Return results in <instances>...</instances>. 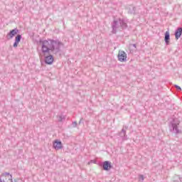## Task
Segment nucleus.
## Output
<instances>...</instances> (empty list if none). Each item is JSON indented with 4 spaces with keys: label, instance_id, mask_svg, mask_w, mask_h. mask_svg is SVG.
<instances>
[{
    "label": "nucleus",
    "instance_id": "nucleus-15",
    "mask_svg": "<svg viewBox=\"0 0 182 182\" xmlns=\"http://www.w3.org/2000/svg\"><path fill=\"white\" fill-rule=\"evenodd\" d=\"M57 119H58V122H63V120H65V117L63 115H58Z\"/></svg>",
    "mask_w": 182,
    "mask_h": 182
},
{
    "label": "nucleus",
    "instance_id": "nucleus-6",
    "mask_svg": "<svg viewBox=\"0 0 182 182\" xmlns=\"http://www.w3.org/2000/svg\"><path fill=\"white\" fill-rule=\"evenodd\" d=\"M126 130H127V127H124V128H123L119 134V136L121 140H122V141L127 140V135L126 134Z\"/></svg>",
    "mask_w": 182,
    "mask_h": 182
},
{
    "label": "nucleus",
    "instance_id": "nucleus-12",
    "mask_svg": "<svg viewBox=\"0 0 182 182\" xmlns=\"http://www.w3.org/2000/svg\"><path fill=\"white\" fill-rule=\"evenodd\" d=\"M21 39H22V36L21 34H18L15 38L14 48H18V45L19 44V42H21Z\"/></svg>",
    "mask_w": 182,
    "mask_h": 182
},
{
    "label": "nucleus",
    "instance_id": "nucleus-10",
    "mask_svg": "<svg viewBox=\"0 0 182 182\" xmlns=\"http://www.w3.org/2000/svg\"><path fill=\"white\" fill-rule=\"evenodd\" d=\"M54 60H55V59L53 58V55H49L48 56H46V58H45V63L46 65H52V63H53Z\"/></svg>",
    "mask_w": 182,
    "mask_h": 182
},
{
    "label": "nucleus",
    "instance_id": "nucleus-13",
    "mask_svg": "<svg viewBox=\"0 0 182 182\" xmlns=\"http://www.w3.org/2000/svg\"><path fill=\"white\" fill-rule=\"evenodd\" d=\"M164 41L166 45H170V31H167L165 33Z\"/></svg>",
    "mask_w": 182,
    "mask_h": 182
},
{
    "label": "nucleus",
    "instance_id": "nucleus-14",
    "mask_svg": "<svg viewBox=\"0 0 182 182\" xmlns=\"http://www.w3.org/2000/svg\"><path fill=\"white\" fill-rule=\"evenodd\" d=\"M136 12V7L131 6L128 11V14H134Z\"/></svg>",
    "mask_w": 182,
    "mask_h": 182
},
{
    "label": "nucleus",
    "instance_id": "nucleus-21",
    "mask_svg": "<svg viewBox=\"0 0 182 182\" xmlns=\"http://www.w3.org/2000/svg\"><path fill=\"white\" fill-rule=\"evenodd\" d=\"M181 182H182V178H179Z\"/></svg>",
    "mask_w": 182,
    "mask_h": 182
},
{
    "label": "nucleus",
    "instance_id": "nucleus-18",
    "mask_svg": "<svg viewBox=\"0 0 182 182\" xmlns=\"http://www.w3.org/2000/svg\"><path fill=\"white\" fill-rule=\"evenodd\" d=\"M176 89H177V90H181V87L178 85H175Z\"/></svg>",
    "mask_w": 182,
    "mask_h": 182
},
{
    "label": "nucleus",
    "instance_id": "nucleus-16",
    "mask_svg": "<svg viewBox=\"0 0 182 182\" xmlns=\"http://www.w3.org/2000/svg\"><path fill=\"white\" fill-rule=\"evenodd\" d=\"M139 181H141V182L144 181V176L139 175Z\"/></svg>",
    "mask_w": 182,
    "mask_h": 182
},
{
    "label": "nucleus",
    "instance_id": "nucleus-17",
    "mask_svg": "<svg viewBox=\"0 0 182 182\" xmlns=\"http://www.w3.org/2000/svg\"><path fill=\"white\" fill-rule=\"evenodd\" d=\"M77 127V122L76 121L73 122V127Z\"/></svg>",
    "mask_w": 182,
    "mask_h": 182
},
{
    "label": "nucleus",
    "instance_id": "nucleus-3",
    "mask_svg": "<svg viewBox=\"0 0 182 182\" xmlns=\"http://www.w3.org/2000/svg\"><path fill=\"white\" fill-rule=\"evenodd\" d=\"M179 124V123H176L174 121L171 122L169 124V132L173 134H176V136H177V134H181V130L178 129Z\"/></svg>",
    "mask_w": 182,
    "mask_h": 182
},
{
    "label": "nucleus",
    "instance_id": "nucleus-2",
    "mask_svg": "<svg viewBox=\"0 0 182 182\" xmlns=\"http://www.w3.org/2000/svg\"><path fill=\"white\" fill-rule=\"evenodd\" d=\"M112 33H117V31L126 29L127 23L124 19L119 18V20H114L112 23Z\"/></svg>",
    "mask_w": 182,
    "mask_h": 182
},
{
    "label": "nucleus",
    "instance_id": "nucleus-4",
    "mask_svg": "<svg viewBox=\"0 0 182 182\" xmlns=\"http://www.w3.org/2000/svg\"><path fill=\"white\" fill-rule=\"evenodd\" d=\"M127 59V54L124 50H119L118 53V60L119 62H126Z\"/></svg>",
    "mask_w": 182,
    "mask_h": 182
},
{
    "label": "nucleus",
    "instance_id": "nucleus-19",
    "mask_svg": "<svg viewBox=\"0 0 182 182\" xmlns=\"http://www.w3.org/2000/svg\"><path fill=\"white\" fill-rule=\"evenodd\" d=\"M82 122H83V118H81L78 122V124H82Z\"/></svg>",
    "mask_w": 182,
    "mask_h": 182
},
{
    "label": "nucleus",
    "instance_id": "nucleus-8",
    "mask_svg": "<svg viewBox=\"0 0 182 182\" xmlns=\"http://www.w3.org/2000/svg\"><path fill=\"white\" fill-rule=\"evenodd\" d=\"M102 166L103 170H105V171H109V170L112 168V163H110V161H104Z\"/></svg>",
    "mask_w": 182,
    "mask_h": 182
},
{
    "label": "nucleus",
    "instance_id": "nucleus-9",
    "mask_svg": "<svg viewBox=\"0 0 182 182\" xmlns=\"http://www.w3.org/2000/svg\"><path fill=\"white\" fill-rule=\"evenodd\" d=\"M18 33H19V30L18 28H14L9 31L7 36H9V39H12V38H14V36L16 35H18Z\"/></svg>",
    "mask_w": 182,
    "mask_h": 182
},
{
    "label": "nucleus",
    "instance_id": "nucleus-7",
    "mask_svg": "<svg viewBox=\"0 0 182 182\" xmlns=\"http://www.w3.org/2000/svg\"><path fill=\"white\" fill-rule=\"evenodd\" d=\"M53 147L55 149V150H61V149H63V146L62 145V141L59 140L54 141L53 144Z\"/></svg>",
    "mask_w": 182,
    "mask_h": 182
},
{
    "label": "nucleus",
    "instance_id": "nucleus-20",
    "mask_svg": "<svg viewBox=\"0 0 182 182\" xmlns=\"http://www.w3.org/2000/svg\"><path fill=\"white\" fill-rule=\"evenodd\" d=\"M131 46H133L134 48H136V44H131Z\"/></svg>",
    "mask_w": 182,
    "mask_h": 182
},
{
    "label": "nucleus",
    "instance_id": "nucleus-5",
    "mask_svg": "<svg viewBox=\"0 0 182 182\" xmlns=\"http://www.w3.org/2000/svg\"><path fill=\"white\" fill-rule=\"evenodd\" d=\"M1 178H4L6 182L12 181V175H11L9 172H5L0 176V179Z\"/></svg>",
    "mask_w": 182,
    "mask_h": 182
},
{
    "label": "nucleus",
    "instance_id": "nucleus-1",
    "mask_svg": "<svg viewBox=\"0 0 182 182\" xmlns=\"http://www.w3.org/2000/svg\"><path fill=\"white\" fill-rule=\"evenodd\" d=\"M40 45H41V52L44 55L46 53H50L53 52L55 55L60 52V47L63 46V43L59 40L48 39V40H40Z\"/></svg>",
    "mask_w": 182,
    "mask_h": 182
},
{
    "label": "nucleus",
    "instance_id": "nucleus-11",
    "mask_svg": "<svg viewBox=\"0 0 182 182\" xmlns=\"http://www.w3.org/2000/svg\"><path fill=\"white\" fill-rule=\"evenodd\" d=\"M181 35H182V27H178L177 29L175 31V38L176 40L180 39V38H181Z\"/></svg>",
    "mask_w": 182,
    "mask_h": 182
}]
</instances>
